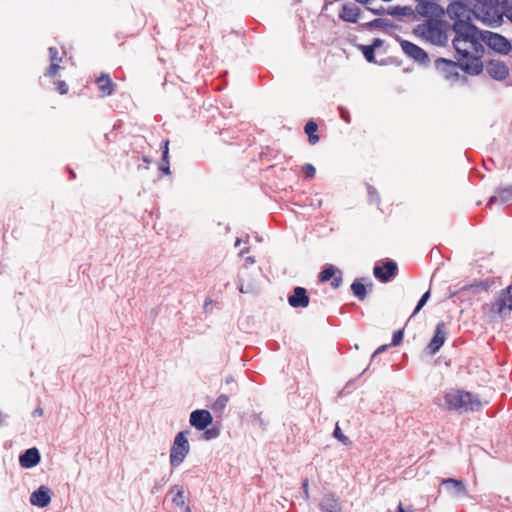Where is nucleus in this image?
Returning <instances> with one entry per match:
<instances>
[{"label":"nucleus","instance_id":"39","mask_svg":"<svg viewBox=\"0 0 512 512\" xmlns=\"http://www.w3.org/2000/svg\"><path fill=\"white\" fill-rule=\"evenodd\" d=\"M303 172L306 178L312 179L315 176L316 170L312 164H305L303 166Z\"/></svg>","mask_w":512,"mask_h":512},{"label":"nucleus","instance_id":"37","mask_svg":"<svg viewBox=\"0 0 512 512\" xmlns=\"http://www.w3.org/2000/svg\"><path fill=\"white\" fill-rule=\"evenodd\" d=\"M172 502L176 506H184V504H185V501H184V491L182 489L178 490L176 495L173 497Z\"/></svg>","mask_w":512,"mask_h":512},{"label":"nucleus","instance_id":"28","mask_svg":"<svg viewBox=\"0 0 512 512\" xmlns=\"http://www.w3.org/2000/svg\"><path fill=\"white\" fill-rule=\"evenodd\" d=\"M387 14L391 16H409L412 14V9L408 6H394L387 9Z\"/></svg>","mask_w":512,"mask_h":512},{"label":"nucleus","instance_id":"18","mask_svg":"<svg viewBox=\"0 0 512 512\" xmlns=\"http://www.w3.org/2000/svg\"><path fill=\"white\" fill-rule=\"evenodd\" d=\"M319 508L322 512H342L340 499L333 492L326 493L322 497Z\"/></svg>","mask_w":512,"mask_h":512},{"label":"nucleus","instance_id":"9","mask_svg":"<svg viewBox=\"0 0 512 512\" xmlns=\"http://www.w3.org/2000/svg\"><path fill=\"white\" fill-rule=\"evenodd\" d=\"M400 45L403 52L417 63L422 65H427L429 63L428 54L418 45L407 40H401Z\"/></svg>","mask_w":512,"mask_h":512},{"label":"nucleus","instance_id":"35","mask_svg":"<svg viewBox=\"0 0 512 512\" xmlns=\"http://www.w3.org/2000/svg\"><path fill=\"white\" fill-rule=\"evenodd\" d=\"M430 298V291H426L420 298V300L418 301L417 303V306L416 308L414 309L412 315H416L423 307L424 305L427 303V301L429 300Z\"/></svg>","mask_w":512,"mask_h":512},{"label":"nucleus","instance_id":"11","mask_svg":"<svg viewBox=\"0 0 512 512\" xmlns=\"http://www.w3.org/2000/svg\"><path fill=\"white\" fill-rule=\"evenodd\" d=\"M398 266L393 260H387L382 266L375 265L373 274L381 282H389L397 274Z\"/></svg>","mask_w":512,"mask_h":512},{"label":"nucleus","instance_id":"44","mask_svg":"<svg viewBox=\"0 0 512 512\" xmlns=\"http://www.w3.org/2000/svg\"><path fill=\"white\" fill-rule=\"evenodd\" d=\"M367 10H369L370 12H372L374 15H378V16H382L384 15L385 13H387V10L383 7H380V8H371V7H367Z\"/></svg>","mask_w":512,"mask_h":512},{"label":"nucleus","instance_id":"34","mask_svg":"<svg viewBox=\"0 0 512 512\" xmlns=\"http://www.w3.org/2000/svg\"><path fill=\"white\" fill-rule=\"evenodd\" d=\"M202 438L205 440H212L219 436L220 431L218 428L212 427V428H206L203 430Z\"/></svg>","mask_w":512,"mask_h":512},{"label":"nucleus","instance_id":"29","mask_svg":"<svg viewBox=\"0 0 512 512\" xmlns=\"http://www.w3.org/2000/svg\"><path fill=\"white\" fill-rule=\"evenodd\" d=\"M492 282L489 280H483L477 283H473L469 286H466L465 289L470 290L472 292L478 291H488L491 287Z\"/></svg>","mask_w":512,"mask_h":512},{"label":"nucleus","instance_id":"32","mask_svg":"<svg viewBox=\"0 0 512 512\" xmlns=\"http://www.w3.org/2000/svg\"><path fill=\"white\" fill-rule=\"evenodd\" d=\"M361 50H362V53L365 57V59L370 62V63H373L375 62V50L373 49V47H370L369 45H362L360 46Z\"/></svg>","mask_w":512,"mask_h":512},{"label":"nucleus","instance_id":"33","mask_svg":"<svg viewBox=\"0 0 512 512\" xmlns=\"http://www.w3.org/2000/svg\"><path fill=\"white\" fill-rule=\"evenodd\" d=\"M333 436L336 439H338L343 445H349L351 443L350 439L342 433L338 424H336L335 426Z\"/></svg>","mask_w":512,"mask_h":512},{"label":"nucleus","instance_id":"27","mask_svg":"<svg viewBox=\"0 0 512 512\" xmlns=\"http://www.w3.org/2000/svg\"><path fill=\"white\" fill-rule=\"evenodd\" d=\"M339 271L336 267L333 265H327L324 267V269L319 274V280L321 282H327L331 280Z\"/></svg>","mask_w":512,"mask_h":512},{"label":"nucleus","instance_id":"6","mask_svg":"<svg viewBox=\"0 0 512 512\" xmlns=\"http://www.w3.org/2000/svg\"><path fill=\"white\" fill-rule=\"evenodd\" d=\"M459 62H454L445 58H437L435 60V68L437 72L447 81L455 83L459 80L460 74L458 68Z\"/></svg>","mask_w":512,"mask_h":512},{"label":"nucleus","instance_id":"31","mask_svg":"<svg viewBox=\"0 0 512 512\" xmlns=\"http://www.w3.org/2000/svg\"><path fill=\"white\" fill-rule=\"evenodd\" d=\"M387 26H390L389 20L383 19V18H376V19L364 24V27L367 29L384 28Z\"/></svg>","mask_w":512,"mask_h":512},{"label":"nucleus","instance_id":"30","mask_svg":"<svg viewBox=\"0 0 512 512\" xmlns=\"http://www.w3.org/2000/svg\"><path fill=\"white\" fill-rule=\"evenodd\" d=\"M229 402V397L225 394L220 395L215 402L212 404L211 408L213 411L222 412Z\"/></svg>","mask_w":512,"mask_h":512},{"label":"nucleus","instance_id":"21","mask_svg":"<svg viewBox=\"0 0 512 512\" xmlns=\"http://www.w3.org/2000/svg\"><path fill=\"white\" fill-rule=\"evenodd\" d=\"M361 14L358 6L352 3L344 4L339 13V18L348 23H357Z\"/></svg>","mask_w":512,"mask_h":512},{"label":"nucleus","instance_id":"50","mask_svg":"<svg viewBox=\"0 0 512 512\" xmlns=\"http://www.w3.org/2000/svg\"><path fill=\"white\" fill-rule=\"evenodd\" d=\"M245 261H246L247 264H254L255 263L254 257H251V256L247 257L245 259Z\"/></svg>","mask_w":512,"mask_h":512},{"label":"nucleus","instance_id":"2","mask_svg":"<svg viewBox=\"0 0 512 512\" xmlns=\"http://www.w3.org/2000/svg\"><path fill=\"white\" fill-rule=\"evenodd\" d=\"M452 24L440 18H429L418 24L413 33L425 42L432 45L445 47L449 42V33Z\"/></svg>","mask_w":512,"mask_h":512},{"label":"nucleus","instance_id":"48","mask_svg":"<svg viewBox=\"0 0 512 512\" xmlns=\"http://www.w3.org/2000/svg\"><path fill=\"white\" fill-rule=\"evenodd\" d=\"M383 44V40L380 38H375L372 43L369 45L370 47H373L374 50L381 47Z\"/></svg>","mask_w":512,"mask_h":512},{"label":"nucleus","instance_id":"15","mask_svg":"<svg viewBox=\"0 0 512 512\" xmlns=\"http://www.w3.org/2000/svg\"><path fill=\"white\" fill-rule=\"evenodd\" d=\"M446 13L451 20L455 21H469L468 7L458 1H454L447 6Z\"/></svg>","mask_w":512,"mask_h":512},{"label":"nucleus","instance_id":"25","mask_svg":"<svg viewBox=\"0 0 512 512\" xmlns=\"http://www.w3.org/2000/svg\"><path fill=\"white\" fill-rule=\"evenodd\" d=\"M317 129L318 126L316 122L312 120L308 121L304 127V131L308 135V141L312 145L316 144L319 141V136L315 134Z\"/></svg>","mask_w":512,"mask_h":512},{"label":"nucleus","instance_id":"40","mask_svg":"<svg viewBox=\"0 0 512 512\" xmlns=\"http://www.w3.org/2000/svg\"><path fill=\"white\" fill-rule=\"evenodd\" d=\"M342 284V273L339 270L337 274L332 278L331 286L333 288H339Z\"/></svg>","mask_w":512,"mask_h":512},{"label":"nucleus","instance_id":"23","mask_svg":"<svg viewBox=\"0 0 512 512\" xmlns=\"http://www.w3.org/2000/svg\"><path fill=\"white\" fill-rule=\"evenodd\" d=\"M99 90L102 96H110L114 91L115 84L107 74H102L96 79Z\"/></svg>","mask_w":512,"mask_h":512},{"label":"nucleus","instance_id":"52","mask_svg":"<svg viewBox=\"0 0 512 512\" xmlns=\"http://www.w3.org/2000/svg\"><path fill=\"white\" fill-rule=\"evenodd\" d=\"M248 251H249V248H248V247H246L245 249H243V250H241V251H240L239 255H240V256H243V255H244V254H246Z\"/></svg>","mask_w":512,"mask_h":512},{"label":"nucleus","instance_id":"20","mask_svg":"<svg viewBox=\"0 0 512 512\" xmlns=\"http://www.w3.org/2000/svg\"><path fill=\"white\" fill-rule=\"evenodd\" d=\"M41 460L40 453L37 448L32 447L24 451L19 457V463L23 468L35 467Z\"/></svg>","mask_w":512,"mask_h":512},{"label":"nucleus","instance_id":"10","mask_svg":"<svg viewBox=\"0 0 512 512\" xmlns=\"http://www.w3.org/2000/svg\"><path fill=\"white\" fill-rule=\"evenodd\" d=\"M487 74L497 81H503L509 75V67L499 59H491L485 66Z\"/></svg>","mask_w":512,"mask_h":512},{"label":"nucleus","instance_id":"56","mask_svg":"<svg viewBox=\"0 0 512 512\" xmlns=\"http://www.w3.org/2000/svg\"><path fill=\"white\" fill-rule=\"evenodd\" d=\"M185 512H192V511H191L190 507H188V506H187V507L185 508Z\"/></svg>","mask_w":512,"mask_h":512},{"label":"nucleus","instance_id":"13","mask_svg":"<svg viewBox=\"0 0 512 512\" xmlns=\"http://www.w3.org/2000/svg\"><path fill=\"white\" fill-rule=\"evenodd\" d=\"M512 201V185L499 186L495 189L494 195H492L488 202L487 207H492L494 204L505 205Z\"/></svg>","mask_w":512,"mask_h":512},{"label":"nucleus","instance_id":"42","mask_svg":"<svg viewBox=\"0 0 512 512\" xmlns=\"http://www.w3.org/2000/svg\"><path fill=\"white\" fill-rule=\"evenodd\" d=\"M166 483V480L162 478L160 481H156L154 486L151 489V493L155 494L157 493Z\"/></svg>","mask_w":512,"mask_h":512},{"label":"nucleus","instance_id":"22","mask_svg":"<svg viewBox=\"0 0 512 512\" xmlns=\"http://www.w3.org/2000/svg\"><path fill=\"white\" fill-rule=\"evenodd\" d=\"M50 66L47 68L45 75L49 77H55L60 69L59 63L62 58L59 56V51L55 47L49 48Z\"/></svg>","mask_w":512,"mask_h":512},{"label":"nucleus","instance_id":"12","mask_svg":"<svg viewBox=\"0 0 512 512\" xmlns=\"http://www.w3.org/2000/svg\"><path fill=\"white\" fill-rule=\"evenodd\" d=\"M213 421V417L208 410L197 409L191 412L190 425L197 430H205Z\"/></svg>","mask_w":512,"mask_h":512},{"label":"nucleus","instance_id":"24","mask_svg":"<svg viewBox=\"0 0 512 512\" xmlns=\"http://www.w3.org/2000/svg\"><path fill=\"white\" fill-rule=\"evenodd\" d=\"M162 163L159 167L160 171L166 175L170 174V166H169V141L166 140L162 145Z\"/></svg>","mask_w":512,"mask_h":512},{"label":"nucleus","instance_id":"41","mask_svg":"<svg viewBox=\"0 0 512 512\" xmlns=\"http://www.w3.org/2000/svg\"><path fill=\"white\" fill-rule=\"evenodd\" d=\"M55 85L60 94H66L68 92V85L65 81H57L55 82Z\"/></svg>","mask_w":512,"mask_h":512},{"label":"nucleus","instance_id":"38","mask_svg":"<svg viewBox=\"0 0 512 512\" xmlns=\"http://www.w3.org/2000/svg\"><path fill=\"white\" fill-rule=\"evenodd\" d=\"M403 336H404V334H403L402 330L395 331L392 335L391 345L398 346L402 342Z\"/></svg>","mask_w":512,"mask_h":512},{"label":"nucleus","instance_id":"26","mask_svg":"<svg viewBox=\"0 0 512 512\" xmlns=\"http://www.w3.org/2000/svg\"><path fill=\"white\" fill-rule=\"evenodd\" d=\"M351 290L356 298L359 300H364L367 296V291L364 283L361 279H356L351 284Z\"/></svg>","mask_w":512,"mask_h":512},{"label":"nucleus","instance_id":"45","mask_svg":"<svg viewBox=\"0 0 512 512\" xmlns=\"http://www.w3.org/2000/svg\"><path fill=\"white\" fill-rule=\"evenodd\" d=\"M503 14L512 23V4L504 8Z\"/></svg>","mask_w":512,"mask_h":512},{"label":"nucleus","instance_id":"1","mask_svg":"<svg viewBox=\"0 0 512 512\" xmlns=\"http://www.w3.org/2000/svg\"><path fill=\"white\" fill-rule=\"evenodd\" d=\"M452 31L455 34L452 45L460 68L471 75L480 74L483 69L480 60L484 53L483 31L479 30L470 21L453 22Z\"/></svg>","mask_w":512,"mask_h":512},{"label":"nucleus","instance_id":"14","mask_svg":"<svg viewBox=\"0 0 512 512\" xmlns=\"http://www.w3.org/2000/svg\"><path fill=\"white\" fill-rule=\"evenodd\" d=\"M447 336V328L444 322H439L434 331V335L428 344V349L431 354L437 353L444 344Z\"/></svg>","mask_w":512,"mask_h":512},{"label":"nucleus","instance_id":"47","mask_svg":"<svg viewBox=\"0 0 512 512\" xmlns=\"http://www.w3.org/2000/svg\"><path fill=\"white\" fill-rule=\"evenodd\" d=\"M308 486H309L308 479H307V478H305V479L302 481V488H303V492H304V497H305V499H308V498H309Z\"/></svg>","mask_w":512,"mask_h":512},{"label":"nucleus","instance_id":"4","mask_svg":"<svg viewBox=\"0 0 512 512\" xmlns=\"http://www.w3.org/2000/svg\"><path fill=\"white\" fill-rule=\"evenodd\" d=\"M189 430L180 431L176 434L173 445L170 450V464L172 467H178L183 463L189 454L190 445L188 441Z\"/></svg>","mask_w":512,"mask_h":512},{"label":"nucleus","instance_id":"49","mask_svg":"<svg viewBox=\"0 0 512 512\" xmlns=\"http://www.w3.org/2000/svg\"><path fill=\"white\" fill-rule=\"evenodd\" d=\"M43 414L42 408H37L34 410L33 415L34 416H41Z\"/></svg>","mask_w":512,"mask_h":512},{"label":"nucleus","instance_id":"55","mask_svg":"<svg viewBox=\"0 0 512 512\" xmlns=\"http://www.w3.org/2000/svg\"><path fill=\"white\" fill-rule=\"evenodd\" d=\"M241 244V239L237 238L235 241V247H238Z\"/></svg>","mask_w":512,"mask_h":512},{"label":"nucleus","instance_id":"8","mask_svg":"<svg viewBox=\"0 0 512 512\" xmlns=\"http://www.w3.org/2000/svg\"><path fill=\"white\" fill-rule=\"evenodd\" d=\"M416 12L423 16L429 18H441L445 11L444 9L436 3V0H416Z\"/></svg>","mask_w":512,"mask_h":512},{"label":"nucleus","instance_id":"46","mask_svg":"<svg viewBox=\"0 0 512 512\" xmlns=\"http://www.w3.org/2000/svg\"><path fill=\"white\" fill-rule=\"evenodd\" d=\"M389 345L385 344V345H381L380 347H378L374 353L372 354V357L371 359L373 360L378 354H381L383 352H385L387 350Z\"/></svg>","mask_w":512,"mask_h":512},{"label":"nucleus","instance_id":"54","mask_svg":"<svg viewBox=\"0 0 512 512\" xmlns=\"http://www.w3.org/2000/svg\"><path fill=\"white\" fill-rule=\"evenodd\" d=\"M355 1L360 4H368L370 2V0H355Z\"/></svg>","mask_w":512,"mask_h":512},{"label":"nucleus","instance_id":"43","mask_svg":"<svg viewBox=\"0 0 512 512\" xmlns=\"http://www.w3.org/2000/svg\"><path fill=\"white\" fill-rule=\"evenodd\" d=\"M339 112H340V116L341 118L346 122V123H350V114H349V111L344 108V107H339Z\"/></svg>","mask_w":512,"mask_h":512},{"label":"nucleus","instance_id":"5","mask_svg":"<svg viewBox=\"0 0 512 512\" xmlns=\"http://www.w3.org/2000/svg\"><path fill=\"white\" fill-rule=\"evenodd\" d=\"M485 43L493 51L507 55L512 49L511 42L501 34L492 31H483L482 44Z\"/></svg>","mask_w":512,"mask_h":512},{"label":"nucleus","instance_id":"3","mask_svg":"<svg viewBox=\"0 0 512 512\" xmlns=\"http://www.w3.org/2000/svg\"><path fill=\"white\" fill-rule=\"evenodd\" d=\"M445 405L449 410L475 411L481 407V402L474 394L462 390L449 391L444 395Z\"/></svg>","mask_w":512,"mask_h":512},{"label":"nucleus","instance_id":"19","mask_svg":"<svg viewBox=\"0 0 512 512\" xmlns=\"http://www.w3.org/2000/svg\"><path fill=\"white\" fill-rule=\"evenodd\" d=\"M288 303L293 308H305L309 305V297L306 289L303 287H295L293 294L288 297Z\"/></svg>","mask_w":512,"mask_h":512},{"label":"nucleus","instance_id":"53","mask_svg":"<svg viewBox=\"0 0 512 512\" xmlns=\"http://www.w3.org/2000/svg\"><path fill=\"white\" fill-rule=\"evenodd\" d=\"M397 512H406L401 503L398 505Z\"/></svg>","mask_w":512,"mask_h":512},{"label":"nucleus","instance_id":"36","mask_svg":"<svg viewBox=\"0 0 512 512\" xmlns=\"http://www.w3.org/2000/svg\"><path fill=\"white\" fill-rule=\"evenodd\" d=\"M367 191H368L370 203L378 204L380 201V198H379L377 190L374 187H372L371 185H367Z\"/></svg>","mask_w":512,"mask_h":512},{"label":"nucleus","instance_id":"17","mask_svg":"<svg viewBox=\"0 0 512 512\" xmlns=\"http://www.w3.org/2000/svg\"><path fill=\"white\" fill-rule=\"evenodd\" d=\"M51 502V492L46 486H40L30 495V503L36 507H47Z\"/></svg>","mask_w":512,"mask_h":512},{"label":"nucleus","instance_id":"16","mask_svg":"<svg viewBox=\"0 0 512 512\" xmlns=\"http://www.w3.org/2000/svg\"><path fill=\"white\" fill-rule=\"evenodd\" d=\"M441 485H443L447 492L454 498H461L467 495L466 487L461 480L445 478L442 479Z\"/></svg>","mask_w":512,"mask_h":512},{"label":"nucleus","instance_id":"51","mask_svg":"<svg viewBox=\"0 0 512 512\" xmlns=\"http://www.w3.org/2000/svg\"><path fill=\"white\" fill-rule=\"evenodd\" d=\"M239 291H240L241 293H247V292H249V289H245V288H244V285H243V284H240V285H239Z\"/></svg>","mask_w":512,"mask_h":512},{"label":"nucleus","instance_id":"7","mask_svg":"<svg viewBox=\"0 0 512 512\" xmlns=\"http://www.w3.org/2000/svg\"><path fill=\"white\" fill-rule=\"evenodd\" d=\"M492 310L499 315L512 312V284L499 292L497 299L492 305Z\"/></svg>","mask_w":512,"mask_h":512}]
</instances>
